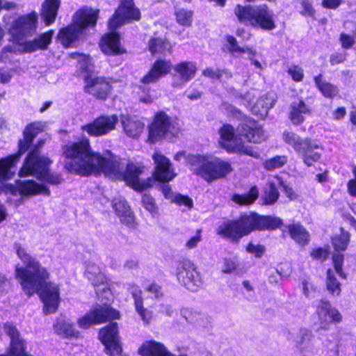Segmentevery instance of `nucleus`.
<instances>
[{
	"label": "nucleus",
	"mask_w": 356,
	"mask_h": 356,
	"mask_svg": "<svg viewBox=\"0 0 356 356\" xmlns=\"http://www.w3.org/2000/svg\"><path fill=\"white\" fill-rule=\"evenodd\" d=\"M107 153L109 156L106 157L93 152L89 139L86 137L62 147V155L66 160L64 168L70 173L81 177L97 176L103 173L113 179L124 181L137 192H143L152 186V177L143 181L139 179L144 172L143 165L130 161L122 171L120 161L111 151L108 150Z\"/></svg>",
	"instance_id": "nucleus-1"
},
{
	"label": "nucleus",
	"mask_w": 356,
	"mask_h": 356,
	"mask_svg": "<svg viewBox=\"0 0 356 356\" xmlns=\"http://www.w3.org/2000/svg\"><path fill=\"white\" fill-rule=\"evenodd\" d=\"M14 248L24 265L15 269V277L22 290L28 298L38 295L45 314L56 313L60 302L59 285L49 281L51 273L48 268L28 253L20 243H15Z\"/></svg>",
	"instance_id": "nucleus-2"
},
{
	"label": "nucleus",
	"mask_w": 356,
	"mask_h": 356,
	"mask_svg": "<svg viewBox=\"0 0 356 356\" xmlns=\"http://www.w3.org/2000/svg\"><path fill=\"white\" fill-rule=\"evenodd\" d=\"M121 314L119 310L111 305L104 303L90 309L83 316L77 319V324L81 329L87 330L92 325L108 323L99 330L98 339L104 347V353L108 356H121L123 352L119 332L118 323Z\"/></svg>",
	"instance_id": "nucleus-3"
},
{
	"label": "nucleus",
	"mask_w": 356,
	"mask_h": 356,
	"mask_svg": "<svg viewBox=\"0 0 356 356\" xmlns=\"http://www.w3.org/2000/svg\"><path fill=\"white\" fill-rule=\"evenodd\" d=\"M283 220L273 215H261L256 211L242 212L236 218L224 222L217 234L233 243L254 232H272L281 229Z\"/></svg>",
	"instance_id": "nucleus-4"
},
{
	"label": "nucleus",
	"mask_w": 356,
	"mask_h": 356,
	"mask_svg": "<svg viewBox=\"0 0 356 356\" xmlns=\"http://www.w3.org/2000/svg\"><path fill=\"white\" fill-rule=\"evenodd\" d=\"M187 164L193 174L207 183L225 178L233 171L229 161L220 158H210L204 154H189L186 156Z\"/></svg>",
	"instance_id": "nucleus-5"
},
{
	"label": "nucleus",
	"mask_w": 356,
	"mask_h": 356,
	"mask_svg": "<svg viewBox=\"0 0 356 356\" xmlns=\"http://www.w3.org/2000/svg\"><path fill=\"white\" fill-rule=\"evenodd\" d=\"M234 13L237 22L254 29L270 31L277 27L273 11L266 4L252 6L238 3Z\"/></svg>",
	"instance_id": "nucleus-6"
},
{
	"label": "nucleus",
	"mask_w": 356,
	"mask_h": 356,
	"mask_svg": "<svg viewBox=\"0 0 356 356\" xmlns=\"http://www.w3.org/2000/svg\"><path fill=\"white\" fill-rule=\"evenodd\" d=\"M42 131L40 122H33L26 124L23 131V138L18 140L17 152L0 159V182L13 177V172L11 170L18 163L21 156L29 151L35 138Z\"/></svg>",
	"instance_id": "nucleus-7"
},
{
	"label": "nucleus",
	"mask_w": 356,
	"mask_h": 356,
	"mask_svg": "<svg viewBox=\"0 0 356 356\" xmlns=\"http://www.w3.org/2000/svg\"><path fill=\"white\" fill-rule=\"evenodd\" d=\"M177 117H172L165 111H156L147 125V142L154 144L167 138L177 137L181 132Z\"/></svg>",
	"instance_id": "nucleus-8"
},
{
	"label": "nucleus",
	"mask_w": 356,
	"mask_h": 356,
	"mask_svg": "<svg viewBox=\"0 0 356 356\" xmlns=\"http://www.w3.org/2000/svg\"><path fill=\"white\" fill-rule=\"evenodd\" d=\"M282 139L294 149L306 166L311 167L321 160L322 154L318 150L322 148L313 138H302L294 132L284 131Z\"/></svg>",
	"instance_id": "nucleus-9"
},
{
	"label": "nucleus",
	"mask_w": 356,
	"mask_h": 356,
	"mask_svg": "<svg viewBox=\"0 0 356 356\" xmlns=\"http://www.w3.org/2000/svg\"><path fill=\"white\" fill-rule=\"evenodd\" d=\"M141 17V12L136 6L134 0H120L118 6L108 20V28L110 31H117L125 24L139 22Z\"/></svg>",
	"instance_id": "nucleus-10"
},
{
	"label": "nucleus",
	"mask_w": 356,
	"mask_h": 356,
	"mask_svg": "<svg viewBox=\"0 0 356 356\" xmlns=\"http://www.w3.org/2000/svg\"><path fill=\"white\" fill-rule=\"evenodd\" d=\"M220 146L229 154H238L249 156L254 159L259 158V154L252 146L246 145L244 142L233 141L237 140L236 130L230 124H224L219 129Z\"/></svg>",
	"instance_id": "nucleus-11"
},
{
	"label": "nucleus",
	"mask_w": 356,
	"mask_h": 356,
	"mask_svg": "<svg viewBox=\"0 0 356 356\" xmlns=\"http://www.w3.org/2000/svg\"><path fill=\"white\" fill-rule=\"evenodd\" d=\"M38 13L32 10L14 19L9 29L13 40L18 44L19 41L33 36L38 27Z\"/></svg>",
	"instance_id": "nucleus-12"
},
{
	"label": "nucleus",
	"mask_w": 356,
	"mask_h": 356,
	"mask_svg": "<svg viewBox=\"0 0 356 356\" xmlns=\"http://www.w3.org/2000/svg\"><path fill=\"white\" fill-rule=\"evenodd\" d=\"M176 276L182 285L192 291H197L203 284L200 273L188 259H183L177 262Z\"/></svg>",
	"instance_id": "nucleus-13"
},
{
	"label": "nucleus",
	"mask_w": 356,
	"mask_h": 356,
	"mask_svg": "<svg viewBox=\"0 0 356 356\" xmlns=\"http://www.w3.org/2000/svg\"><path fill=\"white\" fill-rule=\"evenodd\" d=\"M39 163L28 168H21L19 175L21 177H26L31 175L35 176L39 180L43 181L49 184L58 186L62 184L63 179L59 173H51L50 165L52 163L51 159L39 161Z\"/></svg>",
	"instance_id": "nucleus-14"
},
{
	"label": "nucleus",
	"mask_w": 356,
	"mask_h": 356,
	"mask_svg": "<svg viewBox=\"0 0 356 356\" xmlns=\"http://www.w3.org/2000/svg\"><path fill=\"white\" fill-rule=\"evenodd\" d=\"M83 81L84 92L95 99L104 102L110 97L113 86L107 77L88 74L83 76Z\"/></svg>",
	"instance_id": "nucleus-15"
},
{
	"label": "nucleus",
	"mask_w": 356,
	"mask_h": 356,
	"mask_svg": "<svg viewBox=\"0 0 356 356\" xmlns=\"http://www.w3.org/2000/svg\"><path fill=\"white\" fill-rule=\"evenodd\" d=\"M316 314L319 320V330H328L330 325H338L343 321V315L339 309L332 307L326 299H321L316 306Z\"/></svg>",
	"instance_id": "nucleus-16"
},
{
	"label": "nucleus",
	"mask_w": 356,
	"mask_h": 356,
	"mask_svg": "<svg viewBox=\"0 0 356 356\" xmlns=\"http://www.w3.org/2000/svg\"><path fill=\"white\" fill-rule=\"evenodd\" d=\"M118 122L117 115H101L92 122L83 124L81 129L91 137H99L108 134L115 129Z\"/></svg>",
	"instance_id": "nucleus-17"
},
{
	"label": "nucleus",
	"mask_w": 356,
	"mask_h": 356,
	"mask_svg": "<svg viewBox=\"0 0 356 356\" xmlns=\"http://www.w3.org/2000/svg\"><path fill=\"white\" fill-rule=\"evenodd\" d=\"M236 130L238 136L250 143L260 144L266 140L262 126L251 118H244L237 126Z\"/></svg>",
	"instance_id": "nucleus-18"
},
{
	"label": "nucleus",
	"mask_w": 356,
	"mask_h": 356,
	"mask_svg": "<svg viewBox=\"0 0 356 356\" xmlns=\"http://www.w3.org/2000/svg\"><path fill=\"white\" fill-rule=\"evenodd\" d=\"M3 330L10 338V343L7 348L10 356H30L26 350V342L21 336L16 325L13 323L7 322L3 324Z\"/></svg>",
	"instance_id": "nucleus-19"
},
{
	"label": "nucleus",
	"mask_w": 356,
	"mask_h": 356,
	"mask_svg": "<svg viewBox=\"0 0 356 356\" xmlns=\"http://www.w3.org/2000/svg\"><path fill=\"white\" fill-rule=\"evenodd\" d=\"M99 13L98 8L83 6L74 13L72 22L86 35L87 30L96 27Z\"/></svg>",
	"instance_id": "nucleus-20"
},
{
	"label": "nucleus",
	"mask_w": 356,
	"mask_h": 356,
	"mask_svg": "<svg viewBox=\"0 0 356 356\" xmlns=\"http://www.w3.org/2000/svg\"><path fill=\"white\" fill-rule=\"evenodd\" d=\"M173 68L170 60L157 58L152 64L148 72L140 79V83L144 86L157 83L161 78L168 75Z\"/></svg>",
	"instance_id": "nucleus-21"
},
{
	"label": "nucleus",
	"mask_w": 356,
	"mask_h": 356,
	"mask_svg": "<svg viewBox=\"0 0 356 356\" xmlns=\"http://www.w3.org/2000/svg\"><path fill=\"white\" fill-rule=\"evenodd\" d=\"M85 277L95 288L97 296H102L106 293H111L112 282L99 266H88L85 272Z\"/></svg>",
	"instance_id": "nucleus-22"
},
{
	"label": "nucleus",
	"mask_w": 356,
	"mask_h": 356,
	"mask_svg": "<svg viewBox=\"0 0 356 356\" xmlns=\"http://www.w3.org/2000/svg\"><path fill=\"white\" fill-rule=\"evenodd\" d=\"M99 47L107 56H122L127 52L121 44L120 34L116 31H110L105 33L100 40Z\"/></svg>",
	"instance_id": "nucleus-23"
},
{
	"label": "nucleus",
	"mask_w": 356,
	"mask_h": 356,
	"mask_svg": "<svg viewBox=\"0 0 356 356\" xmlns=\"http://www.w3.org/2000/svg\"><path fill=\"white\" fill-rule=\"evenodd\" d=\"M312 113V109L305 99L302 97H296L289 104L287 118L293 126L298 127L302 124L307 116Z\"/></svg>",
	"instance_id": "nucleus-24"
},
{
	"label": "nucleus",
	"mask_w": 356,
	"mask_h": 356,
	"mask_svg": "<svg viewBox=\"0 0 356 356\" xmlns=\"http://www.w3.org/2000/svg\"><path fill=\"white\" fill-rule=\"evenodd\" d=\"M155 168L152 174L153 180L165 183L171 181L175 174L171 168V163L168 158L160 152H154L152 155Z\"/></svg>",
	"instance_id": "nucleus-25"
},
{
	"label": "nucleus",
	"mask_w": 356,
	"mask_h": 356,
	"mask_svg": "<svg viewBox=\"0 0 356 356\" xmlns=\"http://www.w3.org/2000/svg\"><path fill=\"white\" fill-rule=\"evenodd\" d=\"M86 34L81 31L72 22L59 29L57 39L65 48L76 47L81 39H85Z\"/></svg>",
	"instance_id": "nucleus-26"
},
{
	"label": "nucleus",
	"mask_w": 356,
	"mask_h": 356,
	"mask_svg": "<svg viewBox=\"0 0 356 356\" xmlns=\"http://www.w3.org/2000/svg\"><path fill=\"white\" fill-rule=\"evenodd\" d=\"M54 31L48 30L44 33H40L38 37L31 40H25L18 43L22 47V53H32L38 50H46L52 42Z\"/></svg>",
	"instance_id": "nucleus-27"
},
{
	"label": "nucleus",
	"mask_w": 356,
	"mask_h": 356,
	"mask_svg": "<svg viewBox=\"0 0 356 356\" xmlns=\"http://www.w3.org/2000/svg\"><path fill=\"white\" fill-rule=\"evenodd\" d=\"M137 353L140 356H176L170 353L163 343L154 339L143 342Z\"/></svg>",
	"instance_id": "nucleus-28"
},
{
	"label": "nucleus",
	"mask_w": 356,
	"mask_h": 356,
	"mask_svg": "<svg viewBox=\"0 0 356 356\" xmlns=\"http://www.w3.org/2000/svg\"><path fill=\"white\" fill-rule=\"evenodd\" d=\"M18 193L22 196H34L43 194L49 196V188L43 184H39L32 179L17 181Z\"/></svg>",
	"instance_id": "nucleus-29"
},
{
	"label": "nucleus",
	"mask_w": 356,
	"mask_h": 356,
	"mask_svg": "<svg viewBox=\"0 0 356 356\" xmlns=\"http://www.w3.org/2000/svg\"><path fill=\"white\" fill-rule=\"evenodd\" d=\"M61 0H44L40 9L41 19L47 26L52 25L57 18Z\"/></svg>",
	"instance_id": "nucleus-30"
},
{
	"label": "nucleus",
	"mask_w": 356,
	"mask_h": 356,
	"mask_svg": "<svg viewBox=\"0 0 356 356\" xmlns=\"http://www.w3.org/2000/svg\"><path fill=\"white\" fill-rule=\"evenodd\" d=\"M53 328L54 332L63 339H78L80 337V332L75 328L74 323L62 318L56 319Z\"/></svg>",
	"instance_id": "nucleus-31"
},
{
	"label": "nucleus",
	"mask_w": 356,
	"mask_h": 356,
	"mask_svg": "<svg viewBox=\"0 0 356 356\" xmlns=\"http://www.w3.org/2000/svg\"><path fill=\"white\" fill-rule=\"evenodd\" d=\"M313 79L316 88L325 98L333 99L339 96V89L337 86L323 79L322 74L314 76Z\"/></svg>",
	"instance_id": "nucleus-32"
},
{
	"label": "nucleus",
	"mask_w": 356,
	"mask_h": 356,
	"mask_svg": "<svg viewBox=\"0 0 356 356\" xmlns=\"http://www.w3.org/2000/svg\"><path fill=\"white\" fill-rule=\"evenodd\" d=\"M290 237L301 246L307 245L310 241L309 232L299 222L285 226Z\"/></svg>",
	"instance_id": "nucleus-33"
},
{
	"label": "nucleus",
	"mask_w": 356,
	"mask_h": 356,
	"mask_svg": "<svg viewBox=\"0 0 356 356\" xmlns=\"http://www.w3.org/2000/svg\"><path fill=\"white\" fill-rule=\"evenodd\" d=\"M147 49L152 55L171 54L172 46L166 38L152 37L147 44Z\"/></svg>",
	"instance_id": "nucleus-34"
},
{
	"label": "nucleus",
	"mask_w": 356,
	"mask_h": 356,
	"mask_svg": "<svg viewBox=\"0 0 356 356\" xmlns=\"http://www.w3.org/2000/svg\"><path fill=\"white\" fill-rule=\"evenodd\" d=\"M173 69L177 74L179 76L180 79L184 82H188L193 79L197 72V66L192 61H180L177 63Z\"/></svg>",
	"instance_id": "nucleus-35"
},
{
	"label": "nucleus",
	"mask_w": 356,
	"mask_h": 356,
	"mask_svg": "<svg viewBox=\"0 0 356 356\" xmlns=\"http://www.w3.org/2000/svg\"><path fill=\"white\" fill-rule=\"evenodd\" d=\"M44 144V140L40 139L38 140L35 144L31 145L29 149V152H28L24 159V163L21 168L31 167L38 164L40 163L39 161L49 159L48 157L40 156V149Z\"/></svg>",
	"instance_id": "nucleus-36"
},
{
	"label": "nucleus",
	"mask_w": 356,
	"mask_h": 356,
	"mask_svg": "<svg viewBox=\"0 0 356 356\" xmlns=\"http://www.w3.org/2000/svg\"><path fill=\"white\" fill-rule=\"evenodd\" d=\"M122 124L123 130L127 136L134 138L139 137L145 127L143 122L131 117H126L122 119Z\"/></svg>",
	"instance_id": "nucleus-37"
},
{
	"label": "nucleus",
	"mask_w": 356,
	"mask_h": 356,
	"mask_svg": "<svg viewBox=\"0 0 356 356\" xmlns=\"http://www.w3.org/2000/svg\"><path fill=\"white\" fill-rule=\"evenodd\" d=\"M225 40L227 42V49L232 56L243 54L245 53L249 55L255 56L256 51L250 47H241L238 45L236 38L232 35H226Z\"/></svg>",
	"instance_id": "nucleus-38"
},
{
	"label": "nucleus",
	"mask_w": 356,
	"mask_h": 356,
	"mask_svg": "<svg viewBox=\"0 0 356 356\" xmlns=\"http://www.w3.org/2000/svg\"><path fill=\"white\" fill-rule=\"evenodd\" d=\"M174 16L176 23L186 28L191 27L193 22L194 11L184 8H175Z\"/></svg>",
	"instance_id": "nucleus-39"
},
{
	"label": "nucleus",
	"mask_w": 356,
	"mask_h": 356,
	"mask_svg": "<svg viewBox=\"0 0 356 356\" xmlns=\"http://www.w3.org/2000/svg\"><path fill=\"white\" fill-rule=\"evenodd\" d=\"M259 197V191L256 186L250 187L245 194L235 193L232 197V200L240 206H248L252 204Z\"/></svg>",
	"instance_id": "nucleus-40"
},
{
	"label": "nucleus",
	"mask_w": 356,
	"mask_h": 356,
	"mask_svg": "<svg viewBox=\"0 0 356 356\" xmlns=\"http://www.w3.org/2000/svg\"><path fill=\"white\" fill-rule=\"evenodd\" d=\"M325 286L327 291L332 296H339L341 295V284L331 268H328L326 271Z\"/></svg>",
	"instance_id": "nucleus-41"
},
{
	"label": "nucleus",
	"mask_w": 356,
	"mask_h": 356,
	"mask_svg": "<svg viewBox=\"0 0 356 356\" xmlns=\"http://www.w3.org/2000/svg\"><path fill=\"white\" fill-rule=\"evenodd\" d=\"M350 234L343 227L340 228V234L332 238V244L336 252L345 251L350 243Z\"/></svg>",
	"instance_id": "nucleus-42"
},
{
	"label": "nucleus",
	"mask_w": 356,
	"mask_h": 356,
	"mask_svg": "<svg viewBox=\"0 0 356 356\" xmlns=\"http://www.w3.org/2000/svg\"><path fill=\"white\" fill-rule=\"evenodd\" d=\"M142 291H138V293L133 292L131 293L132 298L134 300V307L136 312L139 314L143 321L149 323L151 318L150 312L146 309L143 305V298L141 296Z\"/></svg>",
	"instance_id": "nucleus-43"
},
{
	"label": "nucleus",
	"mask_w": 356,
	"mask_h": 356,
	"mask_svg": "<svg viewBox=\"0 0 356 356\" xmlns=\"http://www.w3.org/2000/svg\"><path fill=\"white\" fill-rule=\"evenodd\" d=\"M280 197V193L275 185L273 181L268 182L267 187L264 191L262 196L263 204L273 205Z\"/></svg>",
	"instance_id": "nucleus-44"
},
{
	"label": "nucleus",
	"mask_w": 356,
	"mask_h": 356,
	"mask_svg": "<svg viewBox=\"0 0 356 356\" xmlns=\"http://www.w3.org/2000/svg\"><path fill=\"white\" fill-rule=\"evenodd\" d=\"M287 162V156L275 155L270 159H266L263 163V167L267 171H273L284 167Z\"/></svg>",
	"instance_id": "nucleus-45"
},
{
	"label": "nucleus",
	"mask_w": 356,
	"mask_h": 356,
	"mask_svg": "<svg viewBox=\"0 0 356 356\" xmlns=\"http://www.w3.org/2000/svg\"><path fill=\"white\" fill-rule=\"evenodd\" d=\"M346 24H349L352 27V30L350 31V35L341 33L339 36V41L341 42V47L343 49H350L355 44L356 38V23L353 22H348Z\"/></svg>",
	"instance_id": "nucleus-46"
},
{
	"label": "nucleus",
	"mask_w": 356,
	"mask_h": 356,
	"mask_svg": "<svg viewBox=\"0 0 356 356\" xmlns=\"http://www.w3.org/2000/svg\"><path fill=\"white\" fill-rule=\"evenodd\" d=\"M268 100L267 97H259L252 108V113L261 118L266 116L268 111L273 107L272 104L268 103Z\"/></svg>",
	"instance_id": "nucleus-47"
},
{
	"label": "nucleus",
	"mask_w": 356,
	"mask_h": 356,
	"mask_svg": "<svg viewBox=\"0 0 356 356\" xmlns=\"http://www.w3.org/2000/svg\"><path fill=\"white\" fill-rule=\"evenodd\" d=\"M332 264L337 274L341 278L346 280L347 278L346 273L343 271V266L344 261V255L339 252H335L332 257Z\"/></svg>",
	"instance_id": "nucleus-48"
},
{
	"label": "nucleus",
	"mask_w": 356,
	"mask_h": 356,
	"mask_svg": "<svg viewBox=\"0 0 356 356\" xmlns=\"http://www.w3.org/2000/svg\"><path fill=\"white\" fill-rule=\"evenodd\" d=\"M245 251L257 259L261 258L266 252V248L261 243H254L250 241L245 245Z\"/></svg>",
	"instance_id": "nucleus-49"
},
{
	"label": "nucleus",
	"mask_w": 356,
	"mask_h": 356,
	"mask_svg": "<svg viewBox=\"0 0 356 356\" xmlns=\"http://www.w3.org/2000/svg\"><path fill=\"white\" fill-rule=\"evenodd\" d=\"M301 10L299 11L300 15L316 19V10L309 0H300Z\"/></svg>",
	"instance_id": "nucleus-50"
},
{
	"label": "nucleus",
	"mask_w": 356,
	"mask_h": 356,
	"mask_svg": "<svg viewBox=\"0 0 356 356\" xmlns=\"http://www.w3.org/2000/svg\"><path fill=\"white\" fill-rule=\"evenodd\" d=\"M143 207L151 213H156L158 208L156 204L155 200L150 194L145 193L142 196L141 200Z\"/></svg>",
	"instance_id": "nucleus-51"
},
{
	"label": "nucleus",
	"mask_w": 356,
	"mask_h": 356,
	"mask_svg": "<svg viewBox=\"0 0 356 356\" xmlns=\"http://www.w3.org/2000/svg\"><path fill=\"white\" fill-rule=\"evenodd\" d=\"M286 72L295 82H301L304 79V70L298 65H291L287 69Z\"/></svg>",
	"instance_id": "nucleus-52"
},
{
	"label": "nucleus",
	"mask_w": 356,
	"mask_h": 356,
	"mask_svg": "<svg viewBox=\"0 0 356 356\" xmlns=\"http://www.w3.org/2000/svg\"><path fill=\"white\" fill-rule=\"evenodd\" d=\"M120 220L122 224L125 226L135 229L137 227L138 223L136 220L134 213L131 209L122 216H119Z\"/></svg>",
	"instance_id": "nucleus-53"
},
{
	"label": "nucleus",
	"mask_w": 356,
	"mask_h": 356,
	"mask_svg": "<svg viewBox=\"0 0 356 356\" xmlns=\"http://www.w3.org/2000/svg\"><path fill=\"white\" fill-rule=\"evenodd\" d=\"M330 254L329 247L327 245L325 248L318 247L312 250L310 252V256L316 260H320L321 261H325Z\"/></svg>",
	"instance_id": "nucleus-54"
},
{
	"label": "nucleus",
	"mask_w": 356,
	"mask_h": 356,
	"mask_svg": "<svg viewBox=\"0 0 356 356\" xmlns=\"http://www.w3.org/2000/svg\"><path fill=\"white\" fill-rule=\"evenodd\" d=\"M80 70L81 72L91 74L92 69L94 67L92 58L89 54H84L79 62Z\"/></svg>",
	"instance_id": "nucleus-55"
},
{
	"label": "nucleus",
	"mask_w": 356,
	"mask_h": 356,
	"mask_svg": "<svg viewBox=\"0 0 356 356\" xmlns=\"http://www.w3.org/2000/svg\"><path fill=\"white\" fill-rule=\"evenodd\" d=\"M113 209L115 213L119 217L122 214L129 212L131 210V207L125 200H118L113 202Z\"/></svg>",
	"instance_id": "nucleus-56"
},
{
	"label": "nucleus",
	"mask_w": 356,
	"mask_h": 356,
	"mask_svg": "<svg viewBox=\"0 0 356 356\" xmlns=\"http://www.w3.org/2000/svg\"><path fill=\"white\" fill-rule=\"evenodd\" d=\"M145 291L152 295V298L159 299L163 296L162 286L155 282L149 284L145 288Z\"/></svg>",
	"instance_id": "nucleus-57"
},
{
	"label": "nucleus",
	"mask_w": 356,
	"mask_h": 356,
	"mask_svg": "<svg viewBox=\"0 0 356 356\" xmlns=\"http://www.w3.org/2000/svg\"><path fill=\"white\" fill-rule=\"evenodd\" d=\"M347 53L345 51H337L330 56V63L332 66L343 63L346 60Z\"/></svg>",
	"instance_id": "nucleus-58"
},
{
	"label": "nucleus",
	"mask_w": 356,
	"mask_h": 356,
	"mask_svg": "<svg viewBox=\"0 0 356 356\" xmlns=\"http://www.w3.org/2000/svg\"><path fill=\"white\" fill-rule=\"evenodd\" d=\"M223 72V70L220 69L215 70L211 67H206L202 70V74L203 76L211 79L220 80L222 76Z\"/></svg>",
	"instance_id": "nucleus-59"
},
{
	"label": "nucleus",
	"mask_w": 356,
	"mask_h": 356,
	"mask_svg": "<svg viewBox=\"0 0 356 356\" xmlns=\"http://www.w3.org/2000/svg\"><path fill=\"white\" fill-rule=\"evenodd\" d=\"M352 172L354 177L347 182V191L350 196L356 197V165L353 167Z\"/></svg>",
	"instance_id": "nucleus-60"
},
{
	"label": "nucleus",
	"mask_w": 356,
	"mask_h": 356,
	"mask_svg": "<svg viewBox=\"0 0 356 356\" xmlns=\"http://www.w3.org/2000/svg\"><path fill=\"white\" fill-rule=\"evenodd\" d=\"M12 287V283L6 275L0 273V293L6 294Z\"/></svg>",
	"instance_id": "nucleus-61"
},
{
	"label": "nucleus",
	"mask_w": 356,
	"mask_h": 356,
	"mask_svg": "<svg viewBox=\"0 0 356 356\" xmlns=\"http://www.w3.org/2000/svg\"><path fill=\"white\" fill-rule=\"evenodd\" d=\"M175 201L178 205H184L188 208H191L193 205L192 199L188 195L178 194L175 197Z\"/></svg>",
	"instance_id": "nucleus-62"
},
{
	"label": "nucleus",
	"mask_w": 356,
	"mask_h": 356,
	"mask_svg": "<svg viewBox=\"0 0 356 356\" xmlns=\"http://www.w3.org/2000/svg\"><path fill=\"white\" fill-rule=\"evenodd\" d=\"M202 229H199L196 230L195 235L189 238L186 243V247L188 249L194 248L197 246V243L201 241Z\"/></svg>",
	"instance_id": "nucleus-63"
},
{
	"label": "nucleus",
	"mask_w": 356,
	"mask_h": 356,
	"mask_svg": "<svg viewBox=\"0 0 356 356\" xmlns=\"http://www.w3.org/2000/svg\"><path fill=\"white\" fill-rule=\"evenodd\" d=\"M238 264L232 259H225L224 261V268L222 272L225 273H232L237 269Z\"/></svg>",
	"instance_id": "nucleus-64"
}]
</instances>
